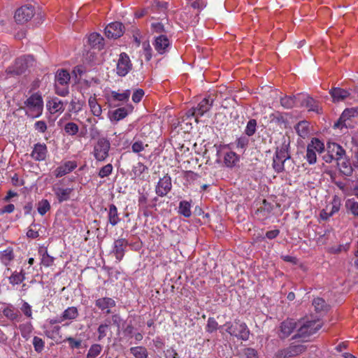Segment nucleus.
I'll return each instance as SVG.
<instances>
[{
	"mask_svg": "<svg viewBox=\"0 0 358 358\" xmlns=\"http://www.w3.org/2000/svg\"><path fill=\"white\" fill-rule=\"evenodd\" d=\"M36 61L32 55H24L16 58L13 64L9 66L6 73L8 76H20L24 73L29 68L35 65Z\"/></svg>",
	"mask_w": 358,
	"mask_h": 358,
	"instance_id": "f257e3e1",
	"label": "nucleus"
},
{
	"mask_svg": "<svg viewBox=\"0 0 358 358\" xmlns=\"http://www.w3.org/2000/svg\"><path fill=\"white\" fill-rule=\"evenodd\" d=\"M25 113L28 117L35 118L39 117L43 109V101L40 93L31 94L25 101Z\"/></svg>",
	"mask_w": 358,
	"mask_h": 358,
	"instance_id": "f03ea898",
	"label": "nucleus"
},
{
	"mask_svg": "<svg viewBox=\"0 0 358 358\" xmlns=\"http://www.w3.org/2000/svg\"><path fill=\"white\" fill-rule=\"evenodd\" d=\"M225 331L231 336L243 341H248L250 337V330L245 322L235 320L234 324L227 322L224 326Z\"/></svg>",
	"mask_w": 358,
	"mask_h": 358,
	"instance_id": "7ed1b4c3",
	"label": "nucleus"
},
{
	"mask_svg": "<svg viewBox=\"0 0 358 358\" xmlns=\"http://www.w3.org/2000/svg\"><path fill=\"white\" fill-rule=\"evenodd\" d=\"M289 144L283 143L280 148H277L273 157L272 166L278 173L285 171V162L290 159L288 150Z\"/></svg>",
	"mask_w": 358,
	"mask_h": 358,
	"instance_id": "20e7f679",
	"label": "nucleus"
},
{
	"mask_svg": "<svg viewBox=\"0 0 358 358\" xmlns=\"http://www.w3.org/2000/svg\"><path fill=\"white\" fill-rule=\"evenodd\" d=\"M324 144L317 138H313L307 145L305 158L309 164H314L317 162V153H322L324 150Z\"/></svg>",
	"mask_w": 358,
	"mask_h": 358,
	"instance_id": "39448f33",
	"label": "nucleus"
},
{
	"mask_svg": "<svg viewBox=\"0 0 358 358\" xmlns=\"http://www.w3.org/2000/svg\"><path fill=\"white\" fill-rule=\"evenodd\" d=\"M110 149V143L106 138L102 137L99 138L93 149L94 159L99 162L106 160L109 156Z\"/></svg>",
	"mask_w": 358,
	"mask_h": 358,
	"instance_id": "423d86ee",
	"label": "nucleus"
},
{
	"mask_svg": "<svg viewBox=\"0 0 358 358\" xmlns=\"http://www.w3.org/2000/svg\"><path fill=\"white\" fill-rule=\"evenodd\" d=\"M321 327L322 325L318 320H307L299 327L294 338H301L306 340L310 336L316 333Z\"/></svg>",
	"mask_w": 358,
	"mask_h": 358,
	"instance_id": "0eeeda50",
	"label": "nucleus"
},
{
	"mask_svg": "<svg viewBox=\"0 0 358 358\" xmlns=\"http://www.w3.org/2000/svg\"><path fill=\"white\" fill-rule=\"evenodd\" d=\"M35 15V8L32 5H24L18 8L14 15L17 24H24L30 21Z\"/></svg>",
	"mask_w": 358,
	"mask_h": 358,
	"instance_id": "6e6552de",
	"label": "nucleus"
},
{
	"mask_svg": "<svg viewBox=\"0 0 358 358\" xmlns=\"http://www.w3.org/2000/svg\"><path fill=\"white\" fill-rule=\"evenodd\" d=\"M133 64L126 52H122L119 55V58L116 64V73L121 77L127 76L132 69Z\"/></svg>",
	"mask_w": 358,
	"mask_h": 358,
	"instance_id": "1a4fd4ad",
	"label": "nucleus"
},
{
	"mask_svg": "<svg viewBox=\"0 0 358 358\" xmlns=\"http://www.w3.org/2000/svg\"><path fill=\"white\" fill-rule=\"evenodd\" d=\"M213 101L214 100L210 97V96L205 97L198 103L196 107L190 109L189 113L192 116L196 117V118L201 117L210 109L213 104Z\"/></svg>",
	"mask_w": 358,
	"mask_h": 358,
	"instance_id": "9d476101",
	"label": "nucleus"
},
{
	"mask_svg": "<svg viewBox=\"0 0 358 358\" xmlns=\"http://www.w3.org/2000/svg\"><path fill=\"white\" fill-rule=\"evenodd\" d=\"M298 99L301 106L306 107L308 111H313L317 114H320L322 113V109L320 103L308 95L299 94Z\"/></svg>",
	"mask_w": 358,
	"mask_h": 358,
	"instance_id": "9b49d317",
	"label": "nucleus"
},
{
	"mask_svg": "<svg viewBox=\"0 0 358 358\" xmlns=\"http://www.w3.org/2000/svg\"><path fill=\"white\" fill-rule=\"evenodd\" d=\"M62 180H59L58 182L55 183L52 186V191L59 203H63L69 201L71 198V195L73 192V188L61 187Z\"/></svg>",
	"mask_w": 358,
	"mask_h": 358,
	"instance_id": "f8f14e48",
	"label": "nucleus"
},
{
	"mask_svg": "<svg viewBox=\"0 0 358 358\" xmlns=\"http://www.w3.org/2000/svg\"><path fill=\"white\" fill-rule=\"evenodd\" d=\"M172 183L171 177L166 174L160 178L155 188L156 194L161 197L165 196L171 190Z\"/></svg>",
	"mask_w": 358,
	"mask_h": 358,
	"instance_id": "ddd939ff",
	"label": "nucleus"
},
{
	"mask_svg": "<svg viewBox=\"0 0 358 358\" xmlns=\"http://www.w3.org/2000/svg\"><path fill=\"white\" fill-rule=\"evenodd\" d=\"M124 27L119 22H114L106 26L105 34L108 38H117L124 34Z\"/></svg>",
	"mask_w": 358,
	"mask_h": 358,
	"instance_id": "4468645a",
	"label": "nucleus"
},
{
	"mask_svg": "<svg viewBox=\"0 0 358 358\" xmlns=\"http://www.w3.org/2000/svg\"><path fill=\"white\" fill-rule=\"evenodd\" d=\"M95 306L103 313L109 315L112 313L111 308L115 307L116 302L112 298L101 297L95 300Z\"/></svg>",
	"mask_w": 358,
	"mask_h": 358,
	"instance_id": "2eb2a0df",
	"label": "nucleus"
},
{
	"mask_svg": "<svg viewBox=\"0 0 358 358\" xmlns=\"http://www.w3.org/2000/svg\"><path fill=\"white\" fill-rule=\"evenodd\" d=\"M134 106L131 104H127L124 107L118 108L114 110L109 115V118L112 122H119L125 118L129 114L131 113Z\"/></svg>",
	"mask_w": 358,
	"mask_h": 358,
	"instance_id": "dca6fc26",
	"label": "nucleus"
},
{
	"mask_svg": "<svg viewBox=\"0 0 358 358\" xmlns=\"http://www.w3.org/2000/svg\"><path fill=\"white\" fill-rule=\"evenodd\" d=\"M48 153L47 145L45 143H38L34 145L31 157L35 161L41 162L45 160Z\"/></svg>",
	"mask_w": 358,
	"mask_h": 358,
	"instance_id": "f3484780",
	"label": "nucleus"
},
{
	"mask_svg": "<svg viewBox=\"0 0 358 358\" xmlns=\"http://www.w3.org/2000/svg\"><path fill=\"white\" fill-rule=\"evenodd\" d=\"M128 244V241L125 238H118L115 241L113 252L117 262L123 259Z\"/></svg>",
	"mask_w": 358,
	"mask_h": 358,
	"instance_id": "a211bd4d",
	"label": "nucleus"
},
{
	"mask_svg": "<svg viewBox=\"0 0 358 358\" xmlns=\"http://www.w3.org/2000/svg\"><path fill=\"white\" fill-rule=\"evenodd\" d=\"M78 166L76 161H66L54 171V175L56 178H61L76 169Z\"/></svg>",
	"mask_w": 358,
	"mask_h": 358,
	"instance_id": "6ab92c4d",
	"label": "nucleus"
},
{
	"mask_svg": "<svg viewBox=\"0 0 358 358\" xmlns=\"http://www.w3.org/2000/svg\"><path fill=\"white\" fill-rule=\"evenodd\" d=\"M153 45L156 51L162 55L167 51L170 45V41L166 35L161 34L155 38Z\"/></svg>",
	"mask_w": 358,
	"mask_h": 358,
	"instance_id": "aec40b11",
	"label": "nucleus"
},
{
	"mask_svg": "<svg viewBox=\"0 0 358 358\" xmlns=\"http://www.w3.org/2000/svg\"><path fill=\"white\" fill-rule=\"evenodd\" d=\"M296 323L293 319H287L280 325L279 336L281 338L288 337L296 328Z\"/></svg>",
	"mask_w": 358,
	"mask_h": 358,
	"instance_id": "412c9836",
	"label": "nucleus"
},
{
	"mask_svg": "<svg viewBox=\"0 0 358 358\" xmlns=\"http://www.w3.org/2000/svg\"><path fill=\"white\" fill-rule=\"evenodd\" d=\"M46 106L51 114L62 113L65 107L64 102L57 97L51 98L47 101Z\"/></svg>",
	"mask_w": 358,
	"mask_h": 358,
	"instance_id": "4be33fe9",
	"label": "nucleus"
},
{
	"mask_svg": "<svg viewBox=\"0 0 358 358\" xmlns=\"http://www.w3.org/2000/svg\"><path fill=\"white\" fill-rule=\"evenodd\" d=\"M327 150L335 158V161H341L343 157L345 156V150L336 143H328Z\"/></svg>",
	"mask_w": 358,
	"mask_h": 358,
	"instance_id": "5701e85b",
	"label": "nucleus"
},
{
	"mask_svg": "<svg viewBox=\"0 0 358 358\" xmlns=\"http://www.w3.org/2000/svg\"><path fill=\"white\" fill-rule=\"evenodd\" d=\"M15 259V254L13 248L8 247L6 249L0 251V262L7 267V270H10L9 266Z\"/></svg>",
	"mask_w": 358,
	"mask_h": 358,
	"instance_id": "b1692460",
	"label": "nucleus"
},
{
	"mask_svg": "<svg viewBox=\"0 0 358 358\" xmlns=\"http://www.w3.org/2000/svg\"><path fill=\"white\" fill-rule=\"evenodd\" d=\"M87 43L92 48L101 50L104 47V39L101 34L93 32L88 36Z\"/></svg>",
	"mask_w": 358,
	"mask_h": 358,
	"instance_id": "393cba45",
	"label": "nucleus"
},
{
	"mask_svg": "<svg viewBox=\"0 0 358 358\" xmlns=\"http://www.w3.org/2000/svg\"><path fill=\"white\" fill-rule=\"evenodd\" d=\"M3 315L9 320L13 322H20L22 319V316L20 312L16 310L12 305L7 306L3 308Z\"/></svg>",
	"mask_w": 358,
	"mask_h": 358,
	"instance_id": "a878e982",
	"label": "nucleus"
},
{
	"mask_svg": "<svg viewBox=\"0 0 358 358\" xmlns=\"http://www.w3.org/2000/svg\"><path fill=\"white\" fill-rule=\"evenodd\" d=\"M358 115V107L346 108L343 110L341 116L337 122L334 124V127L339 128L343 127V122L347 119L354 117Z\"/></svg>",
	"mask_w": 358,
	"mask_h": 358,
	"instance_id": "bb28decb",
	"label": "nucleus"
},
{
	"mask_svg": "<svg viewBox=\"0 0 358 358\" xmlns=\"http://www.w3.org/2000/svg\"><path fill=\"white\" fill-rule=\"evenodd\" d=\"M108 222L113 227L117 225L121 220L117 208L113 203L108 206Z\"/></svg>",
	"mask_w": 358,
	"mask_h": 358,
	"instance_id": "cd10ccee",
	"label": "nucleus"
},
{
	"mask_svg": "<svg viewBox=\"0 0 358 358\" xmlns=\"http://www.w3.org/2000/svg\"><path fill=\"white\" fill-rule=\"evenodd\" d=\"M110 94L111 101H120L123 103L129 101L131 91L129 90H126L121 92L120 91H111Z\"/></svg>",
	"mask_w": 358,
	"mask_h": 358,
	"instance_id": "c85d7f7f",
	"label": "nucleus"
},
{
	"mask_svg": "<svg viewBox=\"0 0 358 358\" xmlns=\"http://www.w3.org/2000/svg\"><path fill=\"white\" fill-rule=\"evenodd\" d=\"M78 316V308L75 306H71L67 308L62 313L60 320L58 321V322H61L66 320H75ZM57 322V321L54 320L51 321V324H55Z\"/></svg>",
	"mask_w": 358,
	"mask_h": 358,
	"instance_id": "c756f323",
	"label": "nucleus"
},
{
	"mask_svg": "<svg viewBox=\"0 0 358 358\" xmlns=\"http://www.w3.org/2000/svg\"><path fill=\"white\" fill-rule=\"evenodd\" d=\"M329 94L334 102L342 101L350 96V92L348 90L340 87L332 88Z\"/></svg>",
	"mask_w": 358,
	"mask_h": 358,
	"instance_id": "7c9ffc66",
	"label": "nucleus"
},
{
	"mask_svg": "<svg viewBox=\"0 0 358 358\" xmlns=\"http://www.w3.org/2000/svg\"><path fill=\"white\" fill-rule=\"evenodd\" d=\"M239 160V156L233 151L227 152L224 155V164L228 168L234 167Z\"/></svg>",
	"mask_w": 358,
	"mask_h": 358,
	"instance_id": "2f4dec72",
	"label": "nucleus"
},
{
	"mask_svg": "<svg viewBox=\"0 0 358 358\" xmlns=\"http://www.w3.org/2000/svg\"><path fill=\"white\" fill-rule=\"evenodd\" d=\"M345 208L348 214L358 218V201L355 198L348 199L345 202Z\"/></svg>",
	"mask_w": 358,
	"mask_h": 358,
	"instance_id": "473e14b6",
	"label": "nucleus"
},
{
	"mask_svg": "<svg viewBox=\"0 0 358 358\" xmlns=\"http://www.w3.org/2000/svg\"><path fill=\"white\" fill-rule=\"evenodd\" d=\"M337 165L341 172L347 176H350L352 173V168L351 164L346 158V155L343 157L341 161L336 160Z\"/></svg>",
	"mask_w": 358,
	"mask_h": 358,
	"instance_id": "72a5a7b5",
	"label": "nucleus"
},
{
	"mask_svg": "<svg viewBox=\"0 0 358 358\" xmlns=\"http://www.w3.org/2000/svg\"><path fill=\"white\" fill-rule=\"evenodd\" d=\"M70 78V74L68 72V71L64 69H60L57 71L55 76V83L61 85H69Z\"/></svg>",
	"mask_w": 358,
	"mask_h": 358,
	"instance_id": "f704fd0d",
	"label": "nucleus"
},
{
	"mask_svg": "<svg viewBox=\"0 0 358 358\" xmlns=\"http://www.w3.org/2000/svg\"><path fill=\"white\" fill-rule=\"evenodd\" d=\"M88 105L90 106L92 113L96 116L100 117L102 114V108L101 105L97 102V99L95 96H91L88 99Z\"/></svg>",
	"mask_w": 358,
	"mask_h": 358,
	"instance_id": "c9c22d12",
	"label": "nucleus"
},
{
	"mask_svg": "<svg viewBox=\"0 0 358 358\" xmlns=\"http://www.w3.org/2000/svg\"><path fill=\"white\" fill-rule=\"evenodd\" d=\"M294 128L297 134L303 138H306L309 134V122L307 121L299 122Z\"/></svg>",
	"mask_w": 358,
	"mask_h": 358,
	"instance_id": "e433bc0d",
	"label": "nucleus"
},
{
	"mask_svg": "<svg viewBox=\"0 0 358 358\" xmlns=\"http://www.w3.org/2000/svg\"><path fill=\"white\" fill-rule=\"evenodd\" d=\"M110 321L109 318L105 320L104 322L101 324L97 329V341H102L107 335V332L110 330Z\"/></svg>",
	"mask_w": 358,
	"mask_h": 358,
	"instance_id": "4c0bfd02",
	"label": "nucleus"
},
{
	"mask_svg": "<svg viewBox=\"0 0 358 358\" xmlns=\"http://www.w3.org/2000/svg\"><path fill=\"white\" fill-rule=\"evenodd\" d=\"M191 203L183 200L179 203L178 213L185 217H189L192 215Z\"/></svg>",
	"mask_w": 358,
	"mask_h": 358,
	"instance_id": "58836bf2",
	"label": "nucleus"
},
{
	"mask_svg": "<svg viewBox=\"0 0 358 358\" xmlns=\"http://www.w3.org/2000/svg\"><path fill=\"white\" fill-rule=\"evenodd\" d=\"M19 329L20 331L21 336L24 339L28 340L34 329V327L31 322H27L25 323L20 324Z\"/></svg>",
	"mask_w": 358,
	"mask_h": 358,
	"instance_id": "ea45409f",
	"label": "nucleus"
},
{
	"mask_svg": "<svg viewBox=\"0 0 358 358\" xmlns=\"http://www.w3.org/2000/svg\"><path fill=\"white\" fill-rule=\"evenodd\" d=\"M299 101L297 96H285L280 99V104L285 108H292L296 105V102Z\"/></svg>",
	"mask_w": 358,
	"mask_h": 358,
	"instance_id": "a19ab883",
	"label": "nucleus"
},
{
	"mask_svg": "<svg viewBox=\"0 0 358 358\" xmlns=\"http://www.w3.org/2000/svg\"><path fill=\"white\" fill-rule=\"evenodd\" d=\"M25 279V273L22 269L20 272H13L11 275L9 277V282L10 284L19 285Z\"/></svg>",
	"mask_w": 358,
	"mask_h": 358,
	"instance_id": "79ce46f5",
	"label": "nucleus"
},
{
	"mask_svg": "<svg viewBox=\"0 0 358 358\" xmlns=\"http://www.w3.org/2000/svg\"><path fill=\"white\" fill-rule=\"evenodd\" d=\"M102 349L103 347L101 345L98 343L92 344L88 350L85 358H96L101 354Z\"/></svg>",
	"mask_w": 358,
	"mask_h": 358,
	"instance_id": "37998d69",
	"label": "nucleus"
},
{
	"mask_svg": "<svg viewBox=\"0 0 358 358\" xmlns=\"http://www.w3.org/2000/svg\"><path fill=\"white\" fill-rule=\"evenodd\" d=\"M131 353L134 356L135 358H147L148 352L145 347L137 346L132 347L130 348Z\"/></svg>",
	"mask_w": 358,
	"mask_h": 358,
	"instance_id": "c03bdc74",
	"label": "nucleus"
},
{
	"mask_svg": "<svg viewBox=\"0 0 358 358\" xmlns=\"http://www.w3.org/2000/svg\"><path fill=\"white\" fill-rule=\"evenodd\" d=\"M341 206V199L335 195L332 201L329 206V210L331 213V215H334L335 213H338L340 210Z\"/></svg>",
	"mask_w": 358,
	"mask_h": 358,
	"instance_id": "a18cd8bd",
	"label": "nucleus"
},
{
	"mask_svg": "<svg viewBox=\"0 0 358 358\" xmlns=\"http://www.w3.org/2000/svg\"><path fill=\"white\" fill-rule=\"evenodd\" d=\"M313 306L317 313L324 312L327 309V305L322 298H315L313 301Z\"/></svg>",
	"mask_w": 358,
	"mask_h": 358,
	"instance_id": "49530a36",
	"label": "nucleus"
},
{
	"mask_svg": "<svg viewBox=\"0 0 358 358\" xmlns=\"http://www.w3.org/2000/svg\"><path fill=\"white\" fill-rule=\"evenodd\" d=\"M148 171V167L141 162H138L132 168V174L135 178H141Z\"/></svg>",
	"mask_w": 358,
	"mask_h": 358,
	"instance_id": "de8ad7c7",
	"label": "nucleus"
},
{
	"mask_svg": "<svg viewBox=\"0 0 358 358\" xmlns=\"http://www.w3.org/2000/svg\"><path fill=\"white\" fill-rule=\"evenodd\" d=\"M50 208V203L47 199H42L37 203V210L41 215H44Z\"/></svg>",
	"mask_w": 358,
	"mask_h": 358,
	"instance_id": "09e8293b",
	"label": "nucleus"
},
{
	"mask_svg": "<svg viewBox=\"0 0 358 358\" xmlns=\"http://www.w3.org/2000/svg\"><path fill=\"white\" fill-rule=\"evenodd\" d=\"M257 130V121L255 119L250 120L245 129V134L248 136H253Z\"/></svg>",
	"mask_w": 358,
	"mask_h": 358,
	"instance_id": "8fccbe9b",
	"label": "nucleus"
},
{
	"mask_svg": "<svg viewBox=\"0 0 358 358\" xmlns=\"http://www.w3.org/2000/svg\"><path fill=\"white\" fill-rule=\"evenodd\" d=\"M188 4L193 9L197 10L196 16H199L201 11L206 6L207 2L206 0H194L191 3H188Z\"/></svg>",
	"mask_w": 358,
	"mask_h": 358,
	"instance_id": "3c124183",
	"label": "nucleus"
},
{
	"mask_svg": "<svg viewBox=\"0 0 358 358\" xmlns=\"http://www.w3.org/2000/svg\"><path fill=\"white\" fill-rule=\"evenodd\" d=\"M64 130L68 135L74 136L78 134L79 127L76 123L70 122L64 125Z\"/></svg>",
	"mask_w": 358,
	"mask_h": 358,
	"instance_id": "603ef678",
	"label": "nucleus"
},
{
	"mask_svg": "<svg viewBox=\"0 0 358 358\" xmlns=\"http://www.w3.org/2000/svg\"><path fill=\"white\" fill-rule=\"evenodd\" d=\"M306 348L303 345H291L288 349L289 356H296L301 354L306 350Z\"/></svg>",
	"mask_w": 358,
	"mask_h": 358,
	"instance_id": "864d4df0",
	"label": "nucleus"
},
{
	"mask_svg": "<svg viewBox=\"0 0 358 358\" xmlns=\"http://www.w3.org/2000/svg\"><path fill=\"white\" fill-rule=\"evenodd\" d=\"M113 166L111 164H107L102 166L98 172V176L101 178L108 177L113 172Z\"/></svg>",
	"mask_w": 358,
	"mask_h": 358,
	"instance_id": "5fc2aeb1",
	"label": "nucleus"
},
{
	"mask_svg": "<svg viewBox=\"0 0 358 358\" xmlns=\"http://www.w3.org/2000/svg\"><path fill=\"white\" fill-rule=\"evenodd\" d=\"M64 342H67L69 343V348L72 350L80 349L82 345V340L81 339H80V338L76 339L71 336L67 337L64 340Z\"/></svg>",
	"mask_w": 358,
	"mask_h": 358,
	"instance_id": "6e6d98bb",
	"label": "nucleus"
},
{
	"mask_svg": "<svg viewBox=\"0 0 358 358\" xmlns=\"http://www.w3.org/2000/svg\"><path fill=\"white\" fill-rule=\"evenodd\" d=\"M55 258L50 256L45 250L42 255L41 264L45 267H50L54 264Z\"/></svg>",
	"mask_w": 358,
	"mask_h": 358,
	"instance_id": "4d7b16f0",
	"label": "nucleus"
},
{
	"mask_svg": "<svg viewBox=\"0 0 358 358\" xmlns=\"http://www.w3.org/2000/svg\"><path fill=\"white\" fill-rule=\"evenodd\" d=\"M32 344L34 345V350L38 353H41L44 350L45 342L42 338L38 336H34L33 338Z\"/></svg>",
	"mask_w": 358,
	"mask_h": 358,
	"instance_id": "13d9d810",
	"label": "nucleus"
},
{
	"mask_svg": "<svg viewBox=\"0 0 358 358\" xmlns=\"http://www.w3.org/2000/svg\"><path fill=\"white\" fill-rule=\"evenodd\" d=\"M218 329V323L214 317H209L207 321L206 331L208 333H213Z\"/></svg>",
	"mask_w": 358,
	"mask_h": 358,
	"instance_id": "bf43d9fd",
	"label": "nucleus"
},
{
	"mask_svg": "<svg viewBox=\"0 0 358 358\" xmlns=\"http://www.w3.org/2000/svg\"><path fill=\"white\" fill-rule=\"evenodd\" d=\"M249 144L248 136H241L238 138L236 141V146L237 148H241L245 150Z\"/></svg>",
	"mask_w": 358,
	"mask_h": 358,
	"instance_id": "052dcab7",
	"label": "nucleus"
},
{
	"mask_svg": "<svg viewBox=\"0 0 358 358\" xmlns=\"http://www.w3.org/2000/svg\"><path fill=\"white\" fill-rule=\"evenodd\" d=\"M55 92L57 94L61 96H66L69 92V85H57V83H55Z\"/></svg>",
	"mask_w": 358,
	"mask_h": 358,
	"instance_id": "680f3d73",
	"label": "nucleus"
},
{
	"mask_svg": "<svg viewBox=\"0 0 358 358\" xmlns=\"http://www.w3.org/2000/svg\"><path fill=\"white\" fill-rule=\"evenodd\" d=\"M22 313L29 319H32V308L31 306L27 302L23 301L20 308Z\"/></svg>",
	"mask_w": 358,
	"mask_h": 358,
	"instance_id": "e2e57ef3",
	"label": "nucleus"
},
{
	"mask_svg": "<svg viewBox=\"0 0 358 358\" xmlns=\"http://www.w3.org/2000/svg\"><path fill=\"white\" fill-rule=\"evenodd\" d=\"M262 204H263V206H261L260 208H259L257 210V213H258L259 212H266L267 214L270 213L273 209V206L270 203L268 202L266 199H263L262 201Z\"/></svg>",
	"mask_w": 358,
	"mask_h": 358,
	"instance_id": "0e129e2a",
	"label": "nucleus"
},
{
	"mask_svg": "<svg viewBox=\"0 0 358 358\" xmlns=\"http://www.w3.org/2000/svg\"><path fill=\"white\" fill-rule=\"evenodd\" d=\"M144 94H145V92L143 90H142V89L136 90L132 94V97H131L132 101L136 103H139L142 100Z\"/></svg>",
	"mask_w": 358,
	"mask_h": 358,
	"instance_id": "69168bd1",
	"label": "nucleus"
},
{
	"mask_svg": "<svg viewBox=\"0 0 358 358\" xmlns=\"http://www.w3.org/2000/svg\"><path fill=\"white\" fill-rule=\"evenodd\" d=\"M148 146V145H144L143 141H135L131 145V150L135 153H139L140 152L144 150L145 147Z\"/></svg>",
	"mask_w": 358,
	"mask_h": 358,
	"instance_id": "338daca9",
	"label": "nucleus"
},
{
	"mask_svg": "<svg viewBox=\"0 0 358 358\" xmlns=\"http://www.w3.org/2000/svg\"><path fill=\"white\" fill-rule=\"evenodd\" d=\"M165 358H180V356L173 348H170L164 351Z\"/></svg>",
	"mask_w": 358,
	"mask_h": 358,
	"instance_id": "774afa93",
	"label": "nucleus"
}]
</instances>
